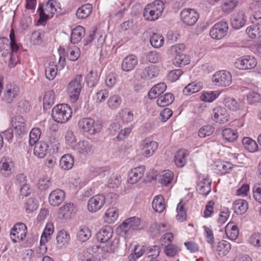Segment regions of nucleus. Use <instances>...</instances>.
I'll return each mask as SVG.
<instances>
[{
	"mask_svg": "<svg viewBox=\"0 0 261 261\" xmlns=\"http://www.w3.org/2000/svg\"><path fill=\"white\" fill-rule=\"evenodd\" d=\"M51 185V178L49 176L45 175L41 177L38 181V188L41 190H46L48 189Z\"/></svg>",
	"mask_w": 261,
	"mask_h": 261,
	"instance_id": "bf43d9fd",
	"label": "nucleus"
},
{
	"mask_svg": "<svg viewBox=\"0 0 261 261\" xmlns=\"http://www.w3.org/2000/svg\"><path fill=\"white\" fill-rule=\"evenodd\" d=\"M92 10V5L90 4L83 5L77 10L76 16L78 19H85L90 15Z\"/></svg>",
	"mask_w": 261,
	"mask_h": 261,
	"instance_id": "37998d69",
	"label": "nucleus"
},
{
	"mask_svg": "<svg viewBox=\"0 0 261 261\" xmlns=\"http://www.w3.org/2000/svg\"><path fill=\"white\" fill-rule=\"evenodd\" d=\"M27 227L22 223H18L11 229L10 238L14 242L23 240L26 237Z\"/></svg>",
	"mask_w": 261,
	"mask_h": 261,
	"instance_id": "9b49d317",
	"label": "nucleus"
},
{
	"mask_svg": "<svg viewBox=\"0 0 261 261\" xmlns=\"http://www.w3.org/2000/svg\"><path fill=\"white\" fill-rule=\"evenodd\" d=\"M56 239V246L59 249H63L67 247L71 241L69 233L65 229L58 231Z\"/></svg>",
	"mask_w": 261,
	"mask_h": 261,
	"instance_id": "dca6fc26",
	"label": "nucleus"
},
{
	"mask_svg": "<svg viewBox=\"0 0 261 261\" xmlns=\"http://www.w3.org/2000/svg\"><path fill=\"white\" fill-rule=\"evenodd\" d=\"M151 45L154 48H160L164 43V37L160 34L153 33L150 38Z\"/></svg>",
	"mask_w": 261,
	"mask_h": 261,
	"instance_id": "13d9d810",
	"label": "nucleus"
},
{
	"mask_svg": "<svg viewBox=\"0 0 261 261\" xmlns=\"http://www.w3.org/2000/svg\"><path fill=\"white\" fill-rule=\"evenodd\" d=\"M230 249V244L226 241L222 240L218 243L216 251L220 256H224L228 254Z\"/></svg>",
	"mask_w": 261,
	"mask_h": 261,
	"instance_id": "4c0bfd02",
	"label": "nucleus"
},
{
	"mask_svg": "<svg viewBox=\"0 0 261 261\" xmlns=\"http://www.w3.org/2000/svg\"><path fill=\"white\" fill-rule=\"evenodd\" d=\"M256 65V59L251 56H245L240 57L238 58L234 62V66L241 70L253 69Z\"/></svg>",
	"mask_w": 261,
	"mask_h": 261,
	"instance_id": "1a4fd4ad",
	"label": "nucleus"
},
{
	"mask_svg": "<svg viewBox=\"0 0 261 261\" xmlns=\"http://www.w3.org/2000/svg\"><path fill=\"white\" fill-rule=\"evenodd\" d=\"M166 87V85L164 83H161L155 85L149 91V98L150 99L156 98L165 91Z\"/></svg>",
	"mask_w": 261,
	"mask_h": 261,
	"instance_id": "f704fd0d",
	"label": "nucleus"
},
{
	"mask_svg": "<svg viewBox=\"0 0 261 261\" xmlns=\"http://www.w3.org/2000/svg\"><path fill=\"white\" fill-rule=\"evenodd\" d=\"M82 75H77L68 84V94L70 101L72 102H76L79 99L82 88Z\"/></svg>",
	"mask_w": 261,
	"mask_h": 261,
	"instance_id": "39448f33",
	"label": "nucleus"
},
{
	"mask_svg": "<svg viewBox=\"0 0 261 261\" xmlns=\"http://www.w3.org/2000/svg\"><path fill=\"white\" fill-rule=\"evenodd\" d=\"M72 110L67 104H60L55 106L51 113L53 119L58 123H65L71 117Z\"/></svg>",
	"mask_w": 261,
	"mask_h": 261,
	"instance_id": "7ed1b4c3",
	"label": "nucleus"
},
{
	"mask_svg": "<svg viewBox=\"0 0 261 261\" xmlns=\"http://www.w3.org/2000/svg\"><path fill=\"white\" fill-rule=\"evenodd\" d=\"M91 236L90 229L87 226H80L76 231V239L81 243L86 242Z\"/></svg>",
	"mask_w": 261,
	"mask_h": 261,
	"instance_id": "c756f323",
	"label": "nucleus"
},
{
	"mask_svg": "<svg viewBox=\"0 0 261 261\" xmlns=\"http://www.w3.org/2000/svg\"><path fill=\"white\" fill-rule=\"evenodd\" d=\"M189 155V152L185 149H180L177 151L174 156V163L178 167H183L186 163V158Z\"/></svg>",
	"mask_w": 261,
	"mask_h": 261,
	"instance_id": "473e14b6",
	"label": "nucleus"
},
{
	"mask_svg": "<svg viewBox=\"0 0 261 261\" xmlns=\"http://www.w3.org/2000/svg\"><path fill=\"white\" fill-rule=\"evenodd\" d=\"M144 172L145 167L143 166L131 169L128 173V182L130 184H136L142 177Z\"/></svg>",
	"mask_w": 261,
	"mask_h": 261,
	"instance_id": "4be33fe9",
	"label": "nucleus"
},
{
	"mask_svg": "<svg viewBox=\"0 0 261 261\" xmlns=\"http://www.w3.org/2000/svg\"><path fill=\"white\" fill-rule=\"evenodd\" d=\"M225 231L228 239L230 240H236L239 236V228L233 222H229L225 226Z\"/></svg>",
	"mask_w": 261,
	"mask_h": 261,
	"instance_id": "cd10ccee",
	"label": "nucleus"
},
{
	"mask_svg": "<svg viewBox=\"0 0 261 261\" xmlns=\"http://www.w3.org/2000/svg\"><path fill=\"white\" fill-rule=\"evenodd\" d=\"M227 22L220 21L215 24L211 29L210 35L213 39L219 40L224 37L228 32Z\"/></svg>",
	"mask_w": 261,
	"mask_h": 261,
	"instance_id": "9d476101",
	"label": "nucleus"
},
{
	"mask_svg": "<svg viewBox=\"0 0 261 261\" xmlns=\"http://www.w3.org/2000/svg\"><path fill=\"white\" fill-rule=\"evenodd\" d=\"M174 96L171 93H166L163 96H160L156 100L157 105L164 107L171 104L174 100Z\"/></svg>",
	"mask_w": 261,
	"mask_h": 261,
	"instance_id": "5fc2aeb1",
	"label": "nucleus"
},
{
	"mask_svg": "<svg viewBox=\"0 0 261 261\" xmlns=\"http://www.w3.org/2000/svg\"><path fill=\"white\" fill-rule=\"evenodd\" d=\"M212 180L208 175H202L199 178L197 190L199 194L207 195L211 191Z\"/></svg>",
	"mask_w": 261,
	"mask_h": 261,
	"instance_id": "ddd939ff",
	"label": "nucleus"
},
{
	"mask_svg": "<svg viewBox=\"0 0 261 261\" xmlns=\"http://www.w3.org/2000/svg\"><path fill=\"white\" fill-rule=\"evenodd\" d=\"M119 216L118 210L114 207L108 208L103 216V220L108 223H112L115 222Z\"/></svg>",
	"mask_w": 261,
	"mask_h": 261,
	"instance_id": "2f4dec72",
	"label": "nucleus"
},
{
	"mask_svg": "<svg viewBox=\"0 0 261 261\" xmlns=\"http://www.w3.org/2000/svg\"><path fill=\"white\" fill-rule=\"evenodd\" d=\"M152 205V208L156 212H163L166 207L164 197L161 195L155 196Z\"/></svg>",
	"mask_w": 261,
	"mask_h": 261,
	"instance_id": "c03bdc74",
	"label": "nucleus"
},
{
	"mask_svg": "<svg viewBox=\"0 0 261 261\" xmlns=\"http://www.w3.org/2000/svg\"><path fill=\"white\" fill-rule=\"evenodd\" d=\"M244 148L250 152H255L258 150V145L255 140L250 137H244L242 139Z\"/></svg>",
	"mask_w": 261,
	"mask_h": 261,
	"instance_id": "58836bf2",
	"label": "nucleus"
},
{
	"mask_svg": "<svg viewBox=\"0 0 261 261\" xmlns=\"http://www.w3.org/2000/svg\"><path fill=\"white\" fill-rule=\"evenodd\" d=\"M45 9L50 14L60 13L61 11L60 4L57 0H48L46 3Z\"/></svg>",
	"mask_w": 261,
	"mask_h": 261,
	"instance_id": "79ce46f5",
	"label": "nucleus"
},
{
	"mask_svg": "<svg viewBox=\"0 0 261 261\" xmlns=\"http://www.w3.org/2000/svg\"><path fill=\"white\" fill-rule=\"evenodd\" d=\"M54 230L55 228L53 223L48 222L46 224L40 239H43L45 241H49L51 239V236L54 232Z\"/></svg>",
	"mask_w": 261,
	"mask_h": 261,
	"instance_id": "864d4df0",
	"label": "nucleus"
},
{
	"mask_svg": "<svg viewBox=\"0 0 261 261\" xmlns=\"http://www.w3.org/2000/svg\"><path fill=\"white\" fill-rule=\"evenodd\" d=\"M224 104L226 107L232 111L242 110L245 106L244 102L242 101H237L234 99L230 97L225 99Z\"/></svg>",
	"mask_w": 261,
	"mask_h": 261,
	"instance_id": "c85d7f7f",
	"label": "nucleus"
},
{
	"mask_svg": "<svg viewBox=\"0 0 261 261\" xmlns=\"http://www.w3.org/2000/svg\"><path fill=\"white\" fill-rule=\"evenodd\" d=\"M213 120L217 123H225L229 118V115L226 110L221 107H217L213 111Z\"/></svg>",
	"mask_w": 261,
	"mask_h": 261,
	"instance_id": "412c9836",
	"label": "nucleus"
},
{
	"mask_svg": "<svg viewBox=\"0 0 261 261\" xmlns=\"http://www.w3.org/2000/svg\"><path fill=\"white\" fill-rule=\"evenodd\" d=\"M223 138L227 142H233L235 141L238 137V133L236 130L228 128L222 131Z\"/></svg>",
	"mask_w": 261,
	"mask_h": 261,
	"instance_id": "3c124183",
	"label": "nucleus"
},
{
	"mask_svg": "<svg viewBox=\"0 0 261 261\" xmlns=\"http://www.w3.org/2000/svg\"><path fill=\"white\" fill-rule=\"evenodd\" d=\"M11 123L17 134L20 135L25 132L26 124L24 119L21 116H14L12 118Z\"/></svg>",
	"mask_w": 261,
	"mask_h": 261,
	"instance_id": "b1692460",
	"label": "nucleus"
},
{
	"mask_svg": "<svg viewBox=\"0 0 261 261\" xmlns=\"http://www.w3.org/2000/svg\"><path fill=\"white\" fill-rule=\"evenodd\" d=\"M19 48L18 45L17 44L16 41H13L12 39L11 44V52L10 55V60L9 62V66L10 67H14L18 63L17 50Z\"/></svg>",
	"mask_w": 261,
	"mask_h": 261,
	"instance_id": "c9c22d12",
	"label": "nucleus"
},
{
	"mask_svg": "<svg viewBox=\"0 0 261 261\" xmlns=\"http://www.w3.org/2000/svg\"><path fill=\"white\" fill-rule=\"evenodd\" d=\"M232 207L236 214L242 215L244 214L248 209V203L245 200L238 199L233 202Z\"/></svg>",
	"mask_w": 261,
	"mask_h": 261,
	"instance_id": "ea45409f",
	"label": "nucleus"
},
{
	"mask_svg": "<svg viewBox=\"0 0 261 261\" xmlns=\"http://www.w3.org/2000/svg\"><path fill=\"white\" fill-rule=\"evenodd\" d=\"M85 35V31L84 27L79 25L76 27L72 31L70 37V41L72 44L79 43Z\"/></svg>",
	"mask_w": 261,
	"mask_h": 261,
	"instance_id": "7c9ffc66",
	"label": "nucleus"
},
{
	"mask_svg": "<svg viewBox=\"0 0 261 261\" xmlns=\"http://www.w3.org/2000/svg\"><path fill=\"white\" fill-rule=\"evenodd\" d=\"M233 167L230 162L217 160L214 162L213 169L217 174H225L229 173Z\"/></svg>",
	"mask_w": 261,
	"mask_h": 261,
	"instance_id": "6ab92c4d",
	"label": "nucleus"
},
{
	"mask_svg": "<svg viewBox=\"0 0 261 261\" xmlns=\"http://www.w3.org/2000/svg\"><path fill=\"white\" fill-rule=\"evenodd\" d=\"M164 10V3L160 1L156 0L146 5L143 16L146 21H154L162 15Z\"/></svg>",
	"mask_w": 261,
	"mask_h": 261,
	"instance_id": "f257e3e1",
	"label": "nucleus"
},
{
	"mask_svg": "<svg viewBox=\"0 0 261 261\" xmlns=\"http://www.w3.org/2000/svg\"><path fill=\"white\" fill-rule=\"evenodd\" d=\"M113 229L110 226H105L102 227L99 231V238L100 242H103L107 241H110V239L112 237Z\"/></svg>",
	"mask_w": 261,
	"mask_h": 261,
	"instance_id": "603ef678",
	"label": "nucleus"
},
{
	"mask_svg": "<svg viewBox=\"0 0 261 261\" xmlns=\"http://www.w3.org/2000/svg\"><path fill=\"white\" fill-rule=\"evenodd\" d=\"M122 178L119 173H115L112 174L106 181V185L111 188H118L121 183Z\"/></svg>",
	"mask_w": 261,
	"mask_h": 261,
	"instance_id": "a18cd8bd",
	"label": "nucleus"
},
{
	"mask_svg": "<svg viewBox=\"0 0 261 261\" xmlns=\"http://www.w3.org/2000/svg\"><path fill=\"white\" fill-rule=\"evenodd\" d=\"M248 242L255 247L261 246V233L254 232L251 234L248 239Z\"/></svg>",
	"mask_w": 261,
	"mask_h": 261,
	"instance_id": "774afa93",
	"label": "nucleus"
},
{
	"mask_svg": "<svg viewBox=\"0 0 261 261\" xmlns=\"http://www.w3.org/2000/svg\"><path fill=\"white\" fill-rule=\"evenodd\" d=\"M246 20L247 17L245 12L243 10H240L231 15V25L233 28L238 30L245 24Z\"/></svg>",
	"mask_w": 261,
	"mask_h": 261,
	"instance_id": "a211bd4d",
	"label": "nucleus"
},
{
	"mask_svg": "<svg viewBox=\"0 0 261 261\" xmlns=\"http://www.w3.org/2000/svg\"><path fill=\"white\" fill-rule=\"evenodd\" d=\"M132 230L124 221L116 229V233L120 236L126 237Z\"/></svg>",
	"mask_w": 261,
	"mask_h": 261,
	"instance_id": "0e129e2a",
	"label": "nucleus"
},
{
	"mask_svg": "<svg viewBox=\"0 0 261 261\" xmlns=\"http://www.w3.org/2000/svg\"><path fill=\"white\" fill-rule=\"evenodd\" d=\"M246 32L250 38L254 39L260 36L261 31L259 28L256 25L252 24L247 27Z\"/></svg>",
	"mask_w": 261,
	"mask_h": 261,
	"instance_id": "338daca9",
	"label": "nucleus"
},
{
	"mask_svg": "<svg viewBox=\"0 0 261 261\" xmlns=\"http://www.w3.org/2000/svg\"><path fill=\"white\" fill-rule=\"evenodd\" d=\"M159 73V70L158 67L154 65H150L146 67L140 73L142 79L149 80L157 76Z\"/></svg>",
	"mask_w": 261,
	"mask_h": 261,
	"instance_id": "bb28decb",
	"label": "nucleus"
},
{
	"mask_svg": "<svg viewBox=\"0 0 261 261\" xmlns=\"http://www.w3.org/2000/svg\"><path fill=\"white\" fill-rule=\"evenodd\" d=\"M158 147V143L150 138H146L141 141L140 148L142 155L149 158L152 155Z\"/></svg>",
	"mask_w": 261,
	"mask_h": 261,
	"instance_id": "6e6552de",
	"label": "nucleus"
},
{
	"mask_svg": "<svg viewBox=\"0 0 261 261\" xmlns=\"http://www.w3.org/2000/svg\"><path fill=\"white\" fill-rule=\"evenodd\" d=\"M73 149L80 154L87 155L93 152V145L89 139H83L75 144Z\"/></svg>",
	"mask_w": 261,
	"mask_h": 261,
	"instance_id": "4468645a",
	"label": "nucleus"
},
{
	"mask_svg": "<svg viewBox=\"0 0 261 261\" xmlns=\"http://www.w3.org/2000/svg\"><path fill=\"white\" fill-rule=\"evenodd\" d=\"M47 150V144L43 142H39L35 144L34 153L38 158H43L46 155Z\"/></svg>",
	"mask_w": 261,
	"mask_h": 261,
	"instance_id": "72a5a7b5",
	"label": "nucleus"
},
{
	"mask_svg": "<svg viewBox=\"0 0 261 261\" xmlns=\"http://www.w3.org/2000/svg\"><path fill=\"white\" fill-rule=\"evenodd\" d=\"M217 91H203L200 96V99L203 101L211 102L215 100L219 96Z\"/></svg>",
	"mask_w": 261,
	"mask_h": 261,
	"instance_id": "680f3d73",
	"label": "nucleus"
},
{
	"mask_svg": "<svg viewBox=\"0 0 261 261\" xmlns=\"http://www.w3.org/2000/svg\"><path fill=\"white\" fill-rule=\"evenodd\" d=\"M67 58L72 61H76L80 56L81 50L75 45H69L66 50Z\"/></svg>",
	"mask_w": 261,
	"mask_h": 261,
	"instance_id": "49530a36",
	"label": "nucleus"
},
{
	"mask_svg": "<svg viewBox=\"0 0 261 261\" xmlns=\"http://www.w3.org/2000/svg\"><path fill=\"white\" fill-rule=\"evenodd\" d=\"M122 102L121 98L118 95H114L111 96L107 102L108 107L115 110L119 107Z\"/></svg>",
	"mask_w": 261,
	"mask_h": 261,
	"instance_id": "052dcab7",
	"label": "nucleus"
},
{
	"mask_svg": "<svg viewBox=\"0 0 261 261\" xmlns=\"http://www.w3.org/2000/svg\"><path fill=\"white\" fill-rule=\"evenodd\" d=\"M201 88L202 86L200 83L192 82L185 87L183 93L185 95H190L199 91Z\"/></svg>",
	"mask_w": 261,
	"mask_h": 261,
	"instance_id": "6e6d98bb",
	"label": "nucleus"
},
{
	"mask_svg": "<svg viewBox=\"0 0 261 261\" xmlns=\"http://www.w3.org/2000/svg\"><path fill=\"white\" fill-rule=\"evenodd\" d=\"M211 81L216 86L226 87L232 83V75L230 72L227 70H219L212 75Z\"/></svg>",
	"mask_w": 261,
	"mask_h": 261,
	"instance_id": "20e7f679",
	"label": "nucleus"
},
{
	"mask_svg": "<svg viewBox=\"0 0 261 261\" xmlns=\"http://www.w3.org/2000/svg\"><path fill=\"white\" fill-rule=\"evenodd\" d=\"M55 100V93L53 90L46 91L44 95L43 105L44 109H49L54 103Z\"/></svg>",
	"mask_w": 261,
	"mask_h": 261,
	"instance_id": "a19ab883",
	"label": "nucleus"
},
{
	"mask_svg": "<svg viewBox=\"0 0 261 261\" xmlns=\"http://www.w3.org/2000/svg\"><path fill=\"white\" fill-rule=\"evenodd\" d=\"M76 206L73 203H67L61 206L57 213L59 219L69 220L75 213Z\"/></svg>",
	"mask_w": 261,
	"mask_h": 261,
	"instance_id": "2eb2a0df",
	"label": "nucleus"
},
{
	"mask_svg": "<svg viewBox=\"0 0 261 261\" xmlns=\"http://www.w3.org/2000/svg\"><path fill=\"white\" fill-rule=\"evenodd\" d=\"M180 19L185 24L192 26L195 24L199 18V14L194 9L185 8L180 13Z\"/></svg>",
	"mask_w": 261,
	"mask_h": 261,
	"instance_id": "423d86ee",
	"label": "nucleus"
},
{
	"mask_svg": "<svg viewBox=\"0 0 261 261\" xmlns=\"http://www.w3.org/2000/svg\"><path fill=\"white\" fill-rule=\"evenodd\" d=\"M79 128L83 133L92 135L96 133V124L95 121L90 118H83L78 123Z\"/></svg>",
	"mask_w": 261,
	"mask_h": 261,
	"instance_id": "f8f14e48",
	"label": "nucleus"
},
{
	"mask_svg": "<svg viewBox=\"0 0 261 261\" xmlns=\"http://www.w3.org/2000/svg\"><path fill=\"white\" fill-rule=\"evenodd\" d=\"M41 136V130L39 128L35 127L32 129L30 133L29 144L34 145L37 143Z\"/></svg>",
	"mask_w": 261,
	"mask_h": 261,
	"instance_id": "69168bd1",
	"label": "nucleus"
},
{
	"mask_svg": "<svg viewBox=\"0 0 261 261\" xmlns=\"http://www.w3.org/2000/svg\"><path fill=\"white\" fill-rule=\"evenodd\" d=\"M117 116L124 123L132 121L134 118L133 112L126 108L120 110Z\"/></svg>",
	"mask_w": 261,
	"mask_h": 261,
	"instance_id": "de8ad7c7",
	"label": "nucleus"
},
{
	"mask_svg": "<svg viewBox=\"0 0 261 261\" xmlns=\"http://www.w3.org/2000/svg\"><path fill=\"white\" fill-rule=\"evenodd\" d=\"M74 159L70 154L64 155L60 161V166L64 170L70 169L73 166Z\"/></svg>",
	"mask_w": 261,
	"mask_h": 261,
	"instance_id": "09e8293b",
	"label": "nucleus"
},
{
	"mask_svg": "<svg viewBox=\"0 0 261 261\" xmlns=\"http://www.w3.org/2000/svg\"><path fill=\"white\" fill-rule=\"evenodd\" d=\"M38 207L37 200L33 198H29L24 203V209L27 213H30L36 210Z\"/></svg>",
	"mask_w": 261,
	"mask_h": 261,
	"instance_id": "e2e57ef3",
	"label": "nucleus"
},
{
	"mask_svg": "<svg viewBox=\"0 0 261 261\" xmlns=\"http://www.w3.org/2000/svg\"><path fill=\"white\" fill-rule=\"evenodd\" d=\"M138 64V58L134 55L126 57L121 63L122 69L125 71L133 70Z\"/></svg>",
	"mask_w": 261,
	"mask_h": 261,
	"instance_id": "393cba45",
	"label": "nucleus"
},
{
	"mask_svg": "<svg viewBox=\"0 0 261 261\" xmlns=\"http://www.w3.org/2000/svg\"><path fill=\"white\" fill-rule=\"evenodd\" d=\"M170 225L165 222H154L151 224L150 231L152 236L156 237L161 233L170 229Z\"/></svg>",
	"mask_w": 261,
	"mask_h": 261,
	"instance_id": "a878e982",
	"label": "nucleus"
},
{
	"mask_svg": "<svg viewBox=\"0 0 261 261\" xmlns=\"http://www.w3.org/2000/svg\"><path fill=\"white\" fill-rule=\"evenodd\" d=\"M45 76L48 80H54L57 75V67L56 64L54 62H49L45 67Z\"/></svg>",
	"mask_w": 261,
	"mask_h": 261,
	"instance_id": "8fccbe9b",
	"label": "nucleus"
},
{
	"mask_svg": "<svg viewBox=\"0 0 261 261\" xmlns=\"http://www.w3.org/2000/svg\"><path fill=\"white\" fill-rule=\"evenodd\" d=\"M66 194L64 190L56 189L52 191L48 197L49 204L53 206H58L65 199Z\"/></svg>",
	"mask_w": 261,
	"mask_h": 261,
	"instance_id": "f3484780",
	"label": "nucleus"
},
{
	"mask_svg": "<svg viewBox=\"0 0 261 261\" xmlns=\"http://www.w3.org/2000/svg\"><path fill=\"white\" fill-rule=\"evenodd\" d=\"M10 41L7 38H0V56L6 57L11 50L12 39L15 41L14 33L11 32L10 34Z\"/></svg>",
	"mask_w": 261,
	"mask_h": 261,
	"instance_id": "aec40b11",
	"label": "nucleus"
},
{
	"mask_svg": "<svg viewBox=\"0 0 261 261\" xmlns=\"http://www.w3.org/2000/svg\"><path fill=\"white\" fill-rule=\"evenodd\" d=\"M185 46L182 43H178L171 46L168 49V53L174 56L173 63L176 66L188 64L190 60L189 56L184 54Z\"/></svg>",
	"mask_w": 261,
	"mask_h": 261,
	"instance_id": "f03ea898",
	"label": "nucleus"
},
{
	"mask_svg": "<svg viewBox=\"0 0 261 261\" xmlns=\"http://www.w3.org/2000/svg\"><path fill=\"white\" fill-rule=\"evenodd\" d=\"M15 170V163L9 156H3L0 160V173L5 177L10 176Z\"/></svg>",
	"mask_w": 261,
	"mask_h": 261,
	"instance_id": "0eeeda50",
	"label": "nucleus"
},
{
	"mask_svg": "<svg viewBox=\"0 0 261 261\" xmlns=\"http://www.w3.org/2000/svg\"><path fill=\"white\" fill-rule=\"evenodd\" d=\"M19 93V88L18 86L11 84L7 85L4 92L6 101L8 103H11L18 95Z\"/></svg>",
	"mask_w": 261,
	"mask_h": 261,
	"instance_id": "5701e85b",
	"label": "nucleus"
},
{
	"mask_svg": "<svg viewBox=\"0 0 261 261\" xmlns=\"http://www.w3.org/2000/svg\"><path fill=\"white\" fill-rule=\"evenodd\" d=\"M173 178V174L170 170H164L159 175L158 181L162 185L169 186Z\"/></svg>",
	"mask_w": 261,
	"mask_h": 261,
	"instance_id": "e433bc0d",
	"label": "nucleus"
},
{
	"mask_svg": "<svg viewBox=\"0 0 261 261\" xmlns=\"http://www.w3.org/2000/svg\"><path fill=\"white\" fill-rule=\"evenodd\" d=\"M185 203L180 201L176 207V219L179 222H182L186 219L187 212L185 208Z\"/></svg>",
	"mask_w": 261,
	"mask_h": 261,
	"instance_id": "4d7b16f0",
	"label": "nucleus"
}]
</instances>
